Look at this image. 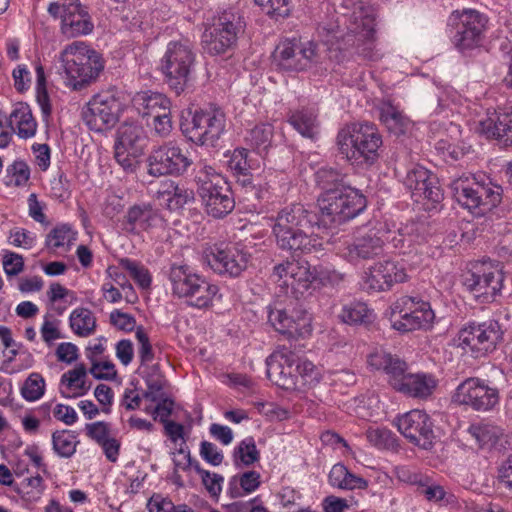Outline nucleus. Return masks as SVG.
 <instances>
[{
	"mask_svg": "<svg viewBox=\"0 0 512 512\" xmlns=\"http://www.w3.org/2000/svg\"><path fill=\"white\" fill-rule=\"evenodd\" d=\"M319 34L326 37V41L336 47L331 51L343 53L339 61L358 55L366 60L378 59L375 49V16L370 6H359L349 18L347 32L341 34L338 23L320 24Z\"/></svg>",
	"mask_w": 512,
	"mask_h": 512,
	"instance_id": "nucleus-1",
	"label": "nucleus"
},
{
	"mask_svg": "<svg viewBox=\"0 0 512 512\" xmlns=\"http://www.w3.org/2000/svg\"><path fill=\"white\" fill-rule=\"evenodd\" d=\"M316 225H320L318 214L303 204L296 203L283 208L273 225L277 246L295 255L317 251L322 244L313 236Z\"/></svg>",
	"mask_w": 512,
	"mask_h": 512,
	"instance_id": "nucleus-2",
	"label": "nucleus"
},
{
	"mask_svg": "<svg viewBox=\"0 0 512 512\" xmlns=\"http://www.w3.org/2000/svg\"><path fill=\"white\" fill-rule=\"evenodd\" d=\"M382 143L376 125L368 122L348 124L337 135L339 152L347 160H360L368 165L378 160Z\"/></svg>",
	"mask_w": 512,
	"mask_h": 512,
	"instance_id": "nucleus-3",
	"label": "nucleus"
},
{
	"mask_svg": "<svg viewBox=\"0 0 512 512\" xmlns=\"http://www.w3.org/2000/svg\"><path fill=\"white\" fill-rule=\"evenodd\" d=\"M61 62L67 84L81 90L95 81L104 68L100 54L84 42H73L61 52Z\"/></svg>",
	"mask_w": 512,
	"mask_h": 512,
	"instance_id": "nucleus-4",
	"label": "nucleus"
},
{
	"mask_svg": "<svg viewBox=\"0 0 512 512\" xmlns=\"http://www.w3.org/2000/svg\"><path fill=\"white\" fill-rule=\"evenodd\" d=\"M195 179L197 193L208 215L223 218L233 211L235 200L229 183L213 167H202Z\"/></svg>",
	"mask_w": 512,
	"mask_h": 512,
	"instance_id": "nucleus-5",
	"label": "nucleus"
},
{
	"mask_svg": "<svg viewBox=\"0 0 512 512\" xmlns=\"http://www.w3.org/2000/svg\"><path fill=\"white\" fill-rule=\"evenodd\" d=\"M196 64V54L187 42L172 41L161 59V71L166 84L177 95L184 92L192 83Z\"/></svg>",
	"mask_w": 512,
	"mask_h": 512,
	"instance_id": "nucleus-6",
	"label": "nucleus"
},
{
	"mask_svg": "<svg viewBox=\"0 0 512 512\" xmlns=\"http://www.w3.org/2000/svg\"><path fill=\"white\" fill-rule=\"evenodd\" d=\"M320 224H342L359 215L367 206L366 198L358 190L347 186L321 194L318 198Z\"/></svg>",
	"mask_w": 512,
	"mask_h": 512,
	"instance_id": "nucleus-7",
	"label": "nucleus"
},
{
	"mask_svg": "<svg viewBox=\"0 0 512 512\" xmlns=\"http://www.w3.org/2000/svg\"><path fill=\"white\" fill-rule=\"evenodd\" d=\"M488 18L475 9L454 10L447 27L454 47L460 52L480 47L485 37Z\"/></svg>",
	"mask_w": 512,
	"mask_h": 512,
	"instance_id": "nucleus-8",
	"label": "nucleus"
},
{
	"mask_svg": "<svg viewBox=\"0 0 512 512\" xmlns=\"http://www.w3.org/2000/svg\"><path fill=\"white\" fill-rule=\"evenodd\" d=\"M173 293L187 299L190 306L207 308L211 305L218 287L200 275L193 273L186 265H173L169 274Z\"/></svg>",
	"mask_w": 512,
	"mask_h": 512,
	"instance_id": "nucleus-9",
	"label": "nucleus"
},
{
	"mask_svg": "<svg viewBox=\"0 0 512 512\" xmlns=\"http://www.w3.org/2000/svg\"><path fill=\"white\" fill-rule=\"evenodd\" d=\"M180 129L189 141L214 146L225 130V114L220 109L189 111Z\"/></svg>",
	"mask_w": 512,
	"mask_h": 512,
	"instance_id": "nucleus-10",
	"label": "nucleus"
},
{
	"mask_svg": "<svg viewBox=\"0 0 512 512\" xmlns=\"http://www.w3.org/2000/svg\"><path fill=\"white\" fill-rule=\"evenodd\" d=\"M451 190L453 197L461 206L477 215L490 212L502 201V187L492 183L475 182L469 185L466 180L457 179L452 182Z\"/></svg>",
	"mask_w": 512,
	"mask_h": 512,
	"instance_id": "nucleus-11",
	"label": "nucleus"
},
{
	"mask_svg": "<svg viewBox=\"0 0 512 512\" xmlns=\"http://www.w3.org/2000/svg\"><path fill=\"white\" fill-rule=\"evenodd\" d=\"M392 327L401 332L430 328L435 313L430 303L411 296H402L391 306Z\"/></svg>",
	"mask_w": 512,
	"mask_h": 512,
	"instance_id": "nucleus-12",
	"label": "nucleus"
},
{
	"mask_svg": "<svg viewBox=\"0 0 512 512\" xmlns=\"http://www.w3.org/2000/svg\"><path fill=\"white\" fill-rule=\"evenodd\" d=\"M147 144L148 137L142 126L123 123L117 130L115 160L126 172H133L139 165L138 159L144 154Z\"/></svg>",
	"mask_w": 512,
	"mask_h": 512,
	"instance_id": "nucleus-13",
	"label": "nucleus"
},
{
	"mask_svg": "<svg viewBox=\"0 0 512 512\" xmlns=\"http://www.w3.org/2000/svg\"><path fill=\"white\" fill-rule=\"evenodd\" d=\"M122 111V103L114 90L95 94L83 109L82 118L90 130L104 132L115 126Z\"/></svg>",
	"mask_w": 512,
	"mask_h": 512,
	"instance_id": "nucleus-14",
	"label": "nucleus"
},
{
	"mask_svg": "<svg viewBox=\"0 0 512 512\" xmlns=\"http://www.w3.org/2000/svg\"><path fill=\"white\" fill-rule=\"evenodd\" d=\"M504 273L499 265L474 264L462 275L463 285L482 303L495 300L503 288Z\"/></svg>",
	"mask_w": 512,
	"mask_h": 512,
	"instance_id": "nucleus-15",
	"label": "nucleus"
},
{
	"mask_svg": "<svg viewBox=\"0 0 512 512\" xmlns=\"http://www.w3.org/2000/svg\"><path fill=\"white\" fill-rule=\"evenodd\" d=\"M318 58L316 44L293 39L284 40L276 46L272 54V63L284 72H301L316 64Z\"/></svg>",
	"mask_w": 512,
	"mask_h": 512,
	"instance_id": "nucleus-16",
	"label": "nucleus"
},
{
	"mask_svg": "<svg viewBox=\"0 0 512 512\" xmlns=\"http://www.w3.org/2000/svg\"><path fill=\"white\" fill-rule=\"evenodd\" d=\"M147 164L150 176H180L187 171L192 161L179 145L169 141L151 151Z\"/></svg>",
	"mask_w": 512,
	"mask_h": 512,
	"instance_id": "nucleus-17",
	"label": "nucleus"
},
{
	"mask_svg": "<svg viewBox=\"0 0 512 512\" xmlns=\"http://www.w3.org/2000/svg\"><path fill=\"white\" fill-rule=\"evenodd\" d=\"M242 29L241 17L231 11H224L210 31L203 34L205 51L210 55L226 53L236 43L237 35Z\"/></svg>",
	"mask_w": 512,
	"mask_h": 512,
	"instance_id": "nucleus-18",
	"label": "nucleus"
},
{
	"mask_svg": "<svg viewBox=\"0 0 512 512\" xmlns=\"http://www.w3.org/2000/svg\"><path fill=\"white\" fill-rule=\"evenodd\" d=\"M453 401L476 411H488L499 402V392L479 378H468L458 385Z\"/></svg>",
	"mask_w": 512,
	"mask_h": 512,
	"instance_id": "nucleus-19",
	"label": "nucleus"
},
{
	"mask_svg": "<svg viewBox=\"0 0 512 512\" xmlns=\"http://www.w3.org/2000/svg\"><path fill=\"white\" fill-rule=\"evenodd\" d=\"M399 432L411 443L430 449L435 438L430 416L422 410H411L397 419Z\"/></svg>",
	"mask_w": 512,
	"mask_h": 512,
	"instance_id": "nucleus-20",
	"label": "nucleus"
},
{
	"mask_svg": "<svg viewBox=\"0 0 512 512\" xmlns=\"http://www.w3.org/2000/svg\"><path fill=\"white\" fill-rule=\"evenodd\" d=\"M249 256L239 244H227L216 246L207 255V262L218 274L238 277L246 269Z\"/></svg>",
	"mask_w": 512,
	"mask_h": 512,
	"instance_id": "nucleus-21",
	"label": "nucleus"
},
{
	"mask_svg": "<svg viewBox=\"0 0 512 512\" xmlns=\"http://www.w3.org/2000/svg\"><path fill=\"white\" fill-rule=\"evenodd\" d=\"M268 319L277 332L288 338L304 337L311 332V319L302 308H275L270 310Z\"/></svg>",
	"mask_w": 512,
	"mask_h": 512,
	"instance_id": "nucleus-22",
	"label": "nucleus"
},
{
	"mask_svg": "<svg viewBox=\"0 0 512 512\" xmlns=\"http://www.w3.org/2000/svg\"><path fill=\"white\" fill-rule=\"evenodd\" d=\"M403 183L413 196L427 199L432 204L443 200L444 195L437 177L423 166L414 165L408 169Z\"/></svg>",
	"mask_w": 512,
	"mask_h": 512,
	"instance_id": "nucleus-23",
	"label": "nucleus"
},
{
	"mask_svg": "<svg viewBox=\"0 0 512 512\" xmlns=\"http://www.w3.org/2000/svg\"><path fill=\"white\" fill-rule=\"evenodd\" d=\"M296 354L288 349L277 352L267 359V376L282 389H293L297 383L294 373Z\"/></svg>",
	"mask_w": 512,
	"mask_h": 512,
	"instance_id": "nucleus-24",
	"label": "nucleus"
},
{
	"mask_svg": "<svg viewBox=\"0 0 512 512\" xmlns=\"http://www.w3.org/2000/svg\"><path fill=\"white\" fill-rule=\"evenodd\" d=\"M405 269L397 262L387 260L379 262L370 268L366 278V284L369 289L374 291H386L393 284L401 283L406 280Z\"/></svg>",
	"mask_w": 512,
	"mask_h": 512,
	"instance_id": "nucleus-25",
	"label": "nucleus"
},
{
	"mask_svg": "<svg viewBox=\"0 0 512 512\" xmlns=\"http://www.w3.org/2000/svg\"><path fill=\"white\" fill-rule=\"evenodd\" d=\"M94 28L87 8L78 0H67L66 13L63 15L61 30L67 37L87 35Z\"/></svg>",
	"mask_w": 512,
	"mask_h": 512,
	"instance_id": "nucleus-26",
	"label": "nucleus"
},
{
	"mask_svg": "<svg viewBox=\"0 0 512 512\" xmlns=\"http://www.w3.org/2000/svg\"><path fill=\"white\" fill-rule=\"evenodd\" d=\"M367 362L372 368L385 372L388 383L394 390L408 373V365L404 360L384 350H377L369 354Z\"/></svg>",
	"mask_w": 512,
	"mask_h": 512,
	"instance_id": "nucleus-27",
	"label": "nucleus"
},
{
	"mask_svg": "<svg viewBox=\"0 0 512 512\" xmlns=\"http://www.w3.org/2000/svg\"><path fill=\"white\" fill-rule=\"evenodd\" d=\"M479 132L503 146L512 145V112H493L480 121Z\"/></svg>",
	"mask_w": 512,
	"mask_h": 512,
	"instance_id": "nucleus-28",
	"label": "nucleus"
},
{
	"mask_svg": "<svg viewBox=\"0 0 512 512\" xmlns=\"http://www.w3.org/2000/svg\"><path fill=\"white\" fill-rule=\"evenodd\" d=\"M384 241L380 231L371 229L365 234L355 238L347 247L350 260L370 259L379 256L383 252Z\"/></svg>",
	"mask_w": 512,
	"mask_h": 512,
	"instance_id": "nucleus-29",
	"label": "nucleus"
},
{
	"mask_svg": "<svg viewBox=\"0 0 512 512\" xmlns=\"http://www.w3.org/2000/svg\"><path fill=\"white\" fill-rule=\"evenodd\" d=\"M436 380L425 373H407L396 391L408 397L425 399L436 388Z\"/></svg>",
	"mask_w": 512,
	"mask_h": 512,
	"instance_id": "nucleus-30",
	"label": "nucleus"
},
{
	"mask_svg": "<svg viewBox=\"0 0 512 512\" xmlns=\"http://www.w3.org/2000/svg\"><path fill=\"white\" fill-rule=\"evenodd\" d=\"M157 213L150 205H134L124 217L123 226L127 232L147 230L155 224Z\"/></svg>",
	"mask_w": 512,
	"mask_h": 512,
	"instance_id": "nucleus-31",
	"label": "nucleus"
},
{
	"mask_svg": "<svg viewBox=\"0 0 512 512\" xmlns=\"http://www.w3.org/2000/svg\"><path fill=\"white\" fill-rule=\"evenodd\" d=\"M316 279L308 261H292L290 281L285 279L283 285L291 287L294 293L303 294Z\"/></svg>",
	"mask_w": 512,
	"mask_h": 512,
	"instance_id": "nucleus-32",
	"label": "nucleus"
},
{
	"mask_svg": "<svg viewBox=\"0 0 512 512\" xmlns=\"http://www.w3.org/2000/svg\"><path fill=\"white\" fill-rule=\"evenodd\" d=\"M329 483L340 489H365L368 486L367 480L351 473L341 463L335 464L328 475Z\"/></svg>",
	"mask_w": 512,
	"mask_h": 512,
	"instance_id": "nucleus-33",
	"label": "nucleus"
},
{
	"mask_svg": "<svg viewBox=\"0 0 512 512\" xmlns=\"http://www.w3.org/2000/svg\"><path fill=\"white\" fill-rule=\"evenodd\" d=\"M288 122L304 137L314 138L318 133L317 115L313 109L302 108L290 112Z\"/></svg>",
	"mask_w": 512,
	"mask_h": 512,
	"instance_id": "nucleus-34",
	"label": "nucleus"
},
{
	"mask_svg": "<svg viewBox=\"0 0 512 512\" xmlns=\"http://www.w3.org/2000/svg\"><path fill=\"white\" fill-rule=\"evenodd\" d=\"M339 318L349 325H367L373 321V313L363 302L343 306Z\"/></svg>",
	"mask_w": 512,
	"mask_h": 512,
	"instance_id": "nucleus-35",
	"label": "nucleus"
},
{
	"mask_svg": "<svg viewBox=\"0 0 512 512\" xmlns=\"http://www.w3.org/2000/svg\"><path fill=\"white\" fill-rule=\"evenodd\" d=\"M260 486V474L254 470L244 472L242 475L233 476L229 481L228 492L232 498L243 496L244 493H251Z\"/></svg>",
	"mask_w": 512,
	"mask_h": 512,
	"instance_id": "nucleus-36",
	"label": "nucleus"
},
{
	"mask_svg": "<svg viewBox=\"0 0 512 512\" xmlns=\"http://www.w3.org/2000/svg\"><path fill=\"white\" fill-rule=\"evenodd\" d=\"M70 327L75 334L86 337L94 333L96 318L87 308H77L70 315Z\"/></svg>",
	"mask_w": 512,
	"mask_h": 512,
	"instance_id": "nucleus-37",
	"label": "nucleus"
},
{
	"mask_svg": "<svg viewBox=\"0 0 512 512\" xmlns=\"http://www.w3.org/2000/svg\"><path fill=\"white\" fill-rule=\"evenodd\" d=\"M478 331L481 335V341L485 349V354L493 351L499 341L502 340L503 329L497 320L489 319L482 323H477Z\"/></svg>",
	"mask_w": 512,
	"mask_h": 512,
	"instance_id": "nucleus-38",
	"label": "nucleus"
},
{
	"mask_svg": "<svg viewBox=\"0 0 512 512\" xmlns=\"http://www.w3.org/2000/svg\"><path fill=\"white\" fill-rule=\"evenodd\" d=\"M380 119L388 130L395 135L405 133L408 122L393 105L386 103L380 109Z\"/></svg>",
	"mask_w": 512,
	"mask_h": 512,
	"instance_id": "nucleus-39",
	"label": "nucleus"
},
{
	"mask_svg": "<svg viewBox=\"0 0 512 512\" xmlns=\"http://www.w3.org/2000/svg\"><path fill=\"white\" fill-rule=\"evenodd\" d=\"M459 340L464 348H469L475 358L485 356V349L481 341L477 323H470L459 333Z\"/></svg>",
	"mask_w": 512,
	"mask_h": 512,
	"instance_id": "nucleus-40",
	"label": "nucleus"
},
{
	"mask_svg": "<svg viewBox=\"0 0 512 512\" xmlns=\"http://www.w3.org/2000/svg\"><path fill=\"white\" fill-rule=\"evenodd\" d=\"M273 137V127L271 124L262 123L256 125L249 131L246 140L252 147L258 150V153L266 152L271 145Z\"/></svg>",
	"mask_w": 512,
	"mask_h": 512,
	"instance_id": "nucleus-41",
	"label": "nucleus"
},
{
	"mask_svg": "<svg viewBox=\"0 0 512 512\" xmlns=\"http://www.w3.org/2000/svg\"><path fill=\"white\" fill-rule=\"evenodd\" d=\"M233 458L236 466L241 463L250 466L260 459V453L256 447L253 437L242 440L234 449Z\"/></svg>",
	"mask_w": 512,
	"mask_h": 512,
	"instance_id": "nucleus-42",
	"label": "nucleus"
},
{
	"mask_svg": "<svg viewBox=\"0 0 512 512\" xmlns=\"http://www.w3.org/2000/svg\"><path fill=\"white\" fill-rule=\"evenodd\" d=\"M317 185L323 191L322 194H328L339 190L340 187H347L344 183V177L332 168L319 169L315 174Z\"/></svg>",
	"mask_w": 512,
	"mask_h": 512,
	"instance_id": "nucleus-43",
	"label": "nucleus"
},
{
	"mask_svg": "<svg viewBox=\"0 0 512 512\" xmlns=\"http://www.w3.org/2000/svg\"><path fill=\"white\" fill-rule=\"evenodd\" d=\"M45 379L40 373H31L24 381L20 392L22 397L29 402L39 400L45 392Z\"/></svg>",
	"mask_w": 512,
	"mask_h": 512,
	"instance_id": "nucleus-44",
	"label": "nucleus"
},
{
	"mask_svg": "<svg viewBox=\"0 0 512 512\" xmlns=\"http://www.w3.org/2000/svg\"><path fill=\"white\" fill-rule=\"evenodd\" d=\"M52 443L54 451L61 457L69 458L76 451V436L68 430L55 431Z\"/></svg>",
	"mask_w": 512,
	"mask_h": 512,
	"instance_id": "nucleus-45",
	"label": "nucleus"
},
{
	"mask_svg": "<svg viewBox=\"0 0 512 512\" xmlns=\"http://www.w3.org/2000/svg\"><path fill=\"white\" fill-rule=\"evenodd\" d=\"M260 10L274 20L285 19L291 13L290 0H254Z\"/></svg>",
	"mask_w": 512,
	"mask_h": 512,
	"instance_id": "nucleus-46",
	"label": "nucleus"
},
{
	"mask_svg": "<svg viewBox=\"0 0 512 512\" xmlns=\"http://www.w3.org/2000/svg\"><path fill=\"white\" fill-rule=\"evenodd\" d=\"M43 479L37 475L24 479L14 490L27 502H35L43 493Z\"/></svg>",
	"mask_w": 512,
	"mask_h": 512,
	"instance_id": "nucleus-47",
	"label": "nucleus"
},
{
	"mask_svg": "<svg viewBox=\"0 0 512 512\" xmlns=\"http://www.w3.org/2000/svg\"><path fill=\"white\" fill-rule=\"evenodd\" d=\"M119 264L141 288L146 289L150 287L151 275L143 265L128 258L121 259Z\"/></svg>",
	"mask_w": 512,
	"mask_h": 512,
	"instance_id": "nucleus-48",
	"label": "nucleus"
},
{
	"mask_svg": "<svg viewBox=\"0 0 512 512\" xmlns=\"http://www.w3.org/2000/svg\"><path fill=\"white\" fill-rule=\"evenodd\" d=\"M469 432L483 446L495 445L502 435V431L499 428L490 425L471 426Z\"/></svg>",
	"mask_w": 512,
	"mask_h": 512,
	"instance_id": "nucleus-49",
	"label": "nucleus"
},
{
	"mask_svg": "<svg viewBox=\"0 0 512 512\" xmlns=\"http://www.w3.org/2000/svg\"><path fill=\"white\" fill-rule=\"evenodd\" d=\"M366 437L373 446L380 449L394 447L396 441L393 433L385 428H369Z\"/></svg>",
	"mask_w": 512,
	"mask_h": 512,
	"instance_id": "nucleus-50",
	"label": "nucleus"
},
{
	"mask_svg": "<svg viewBox=\"0 0 512 512\" xmlns=\"http://www.w3.org/2000/svg\"><path fill=\"white\" fill-rule=\"evenodd\" d=\"M72 231L69 225L63 224L53 228L46 237V246L49 249H57L68 244L72 239Z\"/></svg>",
	"mask_w": 512,
	"mask_h": 512,
	"instance_id": "nucleus-51",
	"label": "nucleus"
},
{
	"mask_svg": "<svg viewBox=\"0 0 512 512\" xmlns=\"http://www.w3.org/2000/svg\"><path fill=\"white\" fill-rule=\"evenodd\" d=\"M249 151L245 148H237L234 150L228 166L234 175H246L251 169Z\"/></svg>",
	"mask_w": 512,
	"mask_h": 512,
	"instance_id": "nucleus-52",
	"label": "nucleus"
},
{
	"mask_svg": "<svg viewBox=\"0 0 512 512\" xmlns=\"http://www.w3.org/2000/svg\"><path fill=\"white\" fill-rule=\"evenodd\" d=\"M196 472L200 475L202 479V483L208 492L212 496H217L221 492V483L223 482V477L216 473H210L207 470H204L200 467L199 463L196 462L194 466Z\"/></svg>",
	"mask_w": 512,
	"mask_h": 512,
	"instance_id": "nucleus-53",
	"label": "nucleus"
},
{
	"mask_svg": "<svg viewBox=\"0 0 512 512\" xmlns=\"http://www.w3.org/2000/svg\"><path fill=\"white\" fill-rule=\"evenodd\" d=\"M142 105V115L147 117L154 109H160L161 105H171L170 100L161 93H152L150 95L144 93L139 96Z\"/></svg>",
	"mask_w": 512,
	"mask_h": 512,
	"instance_id": "nucleus-54",
	"label": "nucleus"
},
{
	"mask_svg": "<svg viewBox=\"0 0 512 512\" xmlns=\"http://www.w3.org/2000/svg\"><path fill=\"white\" fill-rule=\"evenodd\" d=\"M135 337L138 340L140 346L138 349V357L141 365H145L151 362L154 358L152 345L149 337L142 326L137 327Z\"/></svg>",
	"mask_w": 512,
	"mask_h": 512,
	"instance_id": "nucleus-55",
	"label": "nucleus"
},
{
	"mask_svg": "<svg viewBox=\"0 0 512 512\" xmlns=\"http://www.w3.org/2000/svg\"><path fill=\"white\" fill-rule=\"evenodd\" d=\"M194 199V192L185 188L184 186L175 187L170 198H167V206L170 210H177L182 208L185 204Z\"/></svg>",
	"mask_w": 512,
	"mask_h": 512,
	"instance_id": "nucleus-56",
	"label": "nucleus"
},
{
	"mask_svg": "<svg viewBox=\"0 0 512 512\" xmlns=\"http://www.w3.org/2000/svg\"><path fill=\"white\" fill-rule=\"evenodd\" d=\"M110 323L119 330L131 332L135 328L136 320L131 314L115 309L110 313Z\"/></svg>",
	"mask_w": 512,
	"mask_h": 512,
	"instance_id": "nucleus-57",
	"label": "nucleus"
},
{
	"mask_svg": "<svg viewBox=\"0 0 512 512\" xmlns=\"http://www.w3.org/2000/svg\"><path fill=\"white\" fill-rule=\"evenodd\" d=\"M90 373L98 380H112L117 376L115 365L110 361L93 362Z\"/></svg>",
	"mask_w": 512,
	"mask_h": 512,
	"instance_id": "nucleus-58",
	"label": "nucleus"
},
{
	"mask_svg": "<svg viewBox=\"0 0 512 512\" xmlns=\"http://www.w3.org/2000/svg\"><path fill=\"white\" fill-rule=\"evenodd\" d=\"M3 268L8 276H16L23 271V257L14 252H7L3 257Z\"/></svg>",
	"mask_w": 512,
	"mask_h": 512,
	"instance_id": "nucleus-59",
	"label": "nucleus"
},
{
	"mask_svg": "<svg viewBox=\"0 0 512 512\" xmlns=\"http://www.w3.org/2000/svg\"><path fill=\"white\" fill-rule=\"evenodd\" d=\"M294 373L300 376L305 381H314L317 380V372L315 365L307 360L300 359L296 356V363L294 364Z\"/></svg>",
	"mask_w": 512,
	"mask_h": 512,
	"instance_id": "nucleus-60",
	"label": "nucleus"
},
{
	"mask_svg": "<svg viewBox=\"0 0 512 512\" xmlns=\"http://www.w3.org/2000/svg\"><path fill=\"white\" fill-rule=\"evenodd\" d=\"M32 116L29 105L23 102H18L14 105V108L9 115L8 124L11 125V128H15L23 123V121L30 119Z\"/></svg>",
	"mask_w": 512,
	"mask_h": 512,
	"instance_id": "nucleus-61",
	"label": "nucleus"
},
{
	"mask_svg": "<svg viewBox=\"0 0 512 512\" xmlns=\"http://www.w3.org/2000/svg\"><path fill=\"white\" fill-rule=\"evenodd\" d=\"M86 434L98 444L107 440L109 437V425L106 422L98 421L86 424Z\"/></svg>",
	"mask_w": 512,
	"mask_h": 512,
	"instance_id": "nucleus-62",
	"label": "nucleus"
},
{
	"mask_svg": "<svg viewBox=\"0 0 512 512\" xmlns=\"http://www.w3.org/2000/svg\"><path fill=\"white\" fill-rule=\"evenodd\" d=\"M200 455L208 463L218 466L223 461V454L218 451L217 447L208 441H202L200 445Z\"/></svg>",
	"mask_w": 512,
	"mask_h": 512,
	"instance_id": "nucleus-63",
	"label": "nucleus"
},
{
	"mask_svg": "<svg viewBox=\"0 0 512 512\" xmlns=\"http://www.w3.org/2000/svg\"><path fill=\"white\" fill-rule=\"evenodd\" d=\"M8 173L14 177L16 186L26 184L30 177L29 166L24 161H15L8 169Z\"/></svg>",
	"mask_w": 512,
	"mask_h": 512,
	"instance_id": "nucleus-64",
	"label": "nucleus"
}]
</instances>
